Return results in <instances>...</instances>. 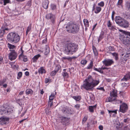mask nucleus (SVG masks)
<instances>
[{
  "label": "nucleus",
  "mask_w": 130,
  "mask_h": 130,
  "mask_svg": "<svg viewBox=\"0 0 130 130\" xmlns=\"http://www.w3.org/2000/svg\"><path fill=\"white\" fill-rule=\"evenodd\" d=\"M84 82V84L81 86V88L82 89H84L87 91L93 89V88L99 83V80L94 79L91 76H89Z\"/></svg>",
  "instance_id": "f257e3e1"
},
{
  "label": "nucleus",
  "mask_w": 130,
  "mask_h": 130,
  "mask_svg": "<svg viewBox=\"0 0 130 130\" xmlns=\"http://www.w3.org/2000/svg\"><path fill=\"white\" fill-rule=\"evenodd\" d=\"M79 24L72 22H69L66 27V31L68 32L73 34L77 33L79 30Z\"/></svg>",
  "instance_id": "f03ea898"
},
{
  "label": "nucleus",
  "mask_w": 130,
  "mask_h": 130,
  "mask_svg": "<svg viewBox=\"0 0 130 130\" xmlns=\"http://www.w3.org/2000/svg\"><path fill=\"white\" fill-rule=\"evenodd\" d=\"M78 46L77 45L74 43H69L65 47L64 52L67 54L71 55L77 50Z\"/></svg>",
  "instance_id": "7ed1b4c3"
},
{
  "label": "nucleus",
  "mask_w": 130,
  "mask_h": 130,
  "mask_svg": "<svg viewBox=\"0 0 130 130\" xmlns=\"http://www.w3.org/2000/svg\"><path fill=\"white\" fill-rule=\"evenodd\" d=\"M8 41L12 43H16L20 40V37L18 34L13 32L8 34L7 36Z\"/></svg>",
  "instance_id": "20e7f679"
},
{
  "label": "nucleus",
  "mask_w": 130,
  "mask_h": 130,
  "mask_svg": "<svg viewBox=\"0 0 130 130\" xmlns=\"http://www.w3.org/2000/svg\"><path fill=\"white\" fill-rule=\"evenodd\" d=\"M13 111V110L9 106L5 107L2 106L0 109V115H9Z\"/></svg>",
  "instance_id": "39448f33"
},
{
  "label": "nucleus",
  "mask_w": 130,
  "mask_h": 130,
  "mask_svg": "<svg viewBox=\"0 0 130 130\" xmlns=\"http://www.w3.org/2000/svg\"><path fill=\"white\" fill-rule=\"evenodd\" d=\"M110 96L106 100V102H111L114 101L116 100L117 96V94L114 90H113L112 91L110 92Z\"/></svg>",
  "instance_id": "423d86ee"
},
{
  "label": "nucleus",
  "mask_w": 130,
  "mask_h": 130,
  "mask_svg": "<svg viewBox=\"0 0 130 130\" xmlns=\"http://www.w3.org/2000/svg\"><path fill=\"white\" fill-rule=\"evenodd\" d=\"M10 52L9 54V59L11 61L16 59L18 56L17 53L14 50H10Z\"/></svg>",
  "instance_id": "0eeeda50"
},
{
  "label": "nucleus",
  "mask_w": 130,
  "mask_h": 130,
  "mask_svg": "<svg viewBox=\"0 0 130 130\" xmlns=\"http://www.w3.org/2000/svg\"><path fill=\"white\" fill-rule=\"evenodd\" d=\"M9 30V29L6 27V26L3 25L1 27L0 32V36L3 37L4 35L7 33Z\"/></svg>",
  "instance_id": "6e6552de"
},
{
  "label": "nucleus",
  "mask_w": 130,
  "mask_h": 130,
  "mask_svg": "<svg viewBox=\"0 0 130 130\" xmlns=\"http://www.w3.org/2000/svg\"><path fill=\"white\" fill-rule=\"evenodd\" d=\"M128 108L127 104L125 103H123L120 106L119 111L123 113H125L127 111Z\"/></svg>",
  "instance_id": "1a4fd4ad"
},
{
  "label": "nucleus",
  "mask_w": 130,
  "mask_h": 130,
  "mask_svg": "<svg viewBox=\"0 0 130 130\" xmlns=\"http://www.w3.org/2000/svg\"><path fill=\"white\" fill-rule=\"evenodd\" d=\"M102 62L106 66H110L114 63V61L112 59H105Z\"/></svg>",
  "instance_id": "9d476101"
},
{
  "label": "nucleus",
  "mask_w": 130,
  "mask_h": 130,
  "mask_svg": "<svg viewBox=\"0 0 130 130\" xmlns=\"http://www.w3.org/2000/svg\"><path fill=\"white\" fill-rule=\"evenodd\" d=\"M128 35H125L122 38L123 43L125 45L130 44V38L128 37Z\"/></svg>",
  "instance_id": "9b49d317"
},
{
  "label": "nucleus",
  "mask_w": 130,
  "mask_h": 130,
  "mask_svg": "<svg viewBox=\"0 0 130 130\" xmlns=\"http://www.w3.org/2000/svg\"><path fill=\"white\" fill-rule=\"evenodd\" d=\"M61 110L62 112L65 114H71L72 112L71 108L67 106L64 107Z\"/></svg>",
  "instance_id": "f8f14e48"
},
{
  "label": "nucleus",
  "mask_w": 130,
  "mask_h": 130,
  "mask_svg": "<svg viewBox=\"0 0 130 130\" xmlns=\"http://www.w3.org/2000/svg\"><path fill=\"white\" fill-rule=\"evenodd\" d=\"M46 18L47 19H50L53 23L54 22L55 20V16L51 13L47 14L45 16Z\"/></svg>",
  "instance_id": "ddd939ff"
},
{
  "label": "nucleus",
  "mask_w": 130,
  "mask_h": 130,
  "mask_svg": "<svg viewBox=\"0 0 130 130\" xmlns=\"http://www.w3.org/2000/svg\"><path fill=\"white\" fill-rule=\"evenodd\" d=\"M129 57V54H127L123 57H121L120 59V61L122 63H125L128 59V57Z\"/></svg>",
  "instance_id": "4468645a"
},
{
  "label": "nucleus",
  "mask_w": 130,
  "mask_h": 130,
  "mask_svg": "<svg viewBox=\"0 0 130 130\" xmlns=\"http://www.w3.org/2000/svg\"><path fill=\"white\" fill-rule=\"evenodd\" d=\"M9 118L7 117H1L0 118V123L1 124L3 125L6 123V122L8 121Z\"/></svg>",
  "instance_id": "2eb2a0df"
},
{
  "label": "nucleus",
  "mask_w": 130,
  "mask_h": 130,
  "mask_svg": "<svg viewBox=\"0 0 130 130\" xmlns=\"http://www.w3.org/2000/svg\"><path fill=\"white\" fill-rule=\"evenodd\" d=\"M120 26L124 28H127L129 26L128 23L127 21L123 19Z\"/></svg>",
  "instance_id": "dca6fc26"
},
{
  "label": "nucleus",
  "mask_w": 130,
  "mask_h": 130,
  "mask_svg": "<svg viewBox=\"0 0 130 130\" xmlns=\"http://www.w3.org/2000/svg\"><path fill=\"white\" fill-rule=\"evenodd\" d=\"M123 19L120 17L117 16L115 18V21L117 24L120 25Z\"/></svg>",
  "instance_id": "f3484780"
},
{
  "label": "nucleus",
  "mask_w": 130,
  "mask_h": 130,
  "mask_svg": "<svg viewBox=\"0 0 130 130\" xmlns=\"http://www.w3.org/2000/svg\"><path fill=\"white\" fill-rule=\"evenodd\" d=\"M130 79V72L128 73L125 75L123 78L121 79V81H127Z\"/></svg>",
  "instance_id": "a211bd4d"
},
{
  "label": "nucleus",
  "mask_w": 130,
  "mask_h": 130,
  "mask_svg": "<svg viewBox=\"0 0 130 130\" xmlns=\"http://www.w3.org/2000/svg\"><path fill=\"white\" fill-rule=\"evenodd\" d=\"M48 4L49 2L47 0H44L43 2V6L44 9H46L48 8Z\"/></svg>",
  "instance_id": "6ab92c4d"
},
{
  "label": "nucleus",
  "mask_w": 130,
  "mask_h": 130,
  "mask_svg": "<svg viewBox=\"0 0 130 130\" xmlns=\"http://www.w3.org/2000/svg\"><path fill=\"white\" fill-rule=\"evenodd\" d=\"M125 7L127 10L130 11V1H128L126 2Z\"/></svg>",
  "instance_id": "aec40b11"
},
{
  "label": "nucleus",
  "mask_w": 130,
  "mask_h": 130,
  "mask_svg": "<svg viewBox=\"0 0 130 130\" xmlns=\"http://www.w3.org/2000/svg\"><path fill=\"white\" fill-rule=\"evenodd\" d=\"M104 32L103 31H102L98 39V42H99L104 37Z\"/></svg>",
  "instance_id": "412c9836"
},
{
  "label": "nucleus",
  "mask_w": 130,
  "mask_h": 130,
  "mask_svg": "<svg viewBox=\"0 0 130 130\" xmlns=\"http://www.w3.org/2000/svg\"><path fill=\"white\" fill-rule=\"evenodd\" d=\"M40 57V55L39 54L35 56L32 58L33 62H36L37 60Z\"/></svg>",
  "instance_id": "4be33fe9"
},
{
  "label": "nucleus",
  "mask_w": 130,
  "mask_h": 130,
  "mask_svg": "<svg viewBox=\"0 0 130 130\" xmlns=\"http://www.w3.org/2000/svg\"><path fill=\"white\" fill-rule=\"evenodd\" d=\"M38 72L39 73L42 74L45 73L46 72V71L43 67H41L38 70Z\"/></svg>",
  "instance_id": "5701e85b"
},
{
  "label": "nucleus",
  "mask_w": 130,
  "mask_h": 130,
  "mask_svg": "<svg viewBox=\"0 0 130 130\" xmlns=\"http://www.w3.org/2000/svg\"><path fill=\"white\" fill-rule=\"evenodd\" d=\"M96 107V105H95L93 106H90L89 107V111L91 112H93L94 111V109Z\"/></svg>",
  "instance_id": "b1692460"
},
{
  "label": "nucleus",
  "mask_w": 130,
  "mask_h": 130,
  "mask_svg": "<svg viewBox=\"0 0 130 130\" xmlns=\"http://www.w3.org/2000/svg\"><path fill=\"white\" fill-rule=\"evenodd\" d=\"M93 65V62L92 61H91L89 64L88 65L86 69L89 70L92 68Z\"/></svg>",
  "instance_id": "393cba45"
},
{
  "label": "nucleus",
  "mask_w": 130,
  "mask_h": 130,
  "mask_svg": "<svg viewBox=\"0 0 130 130\" xmlns=\"http://www.w3.org/2000/svg\"><path fill=\"white\" fill-rule=\"evenodd\" d=\"M50 51L49 47L47 45H46V47L45 48V50L44 53L45 55H47L49 53Z\"/></svg>",
  "instance_id": "a878e982"
},
{
  "label": "nucleus",
  "mask_w": 130,
  "mask_h": 130,
  "mask_svg": "<svg viewBox=\"0 0 130 130\" xmlns=\"http://www.w3.org/2000/svg\"><path fill=\"white\" fill-rule=\"evenodd\" d=\"M107 49L108 51H115V49L113 46H110L107 47Z\"/></svg>",
  "instance_id": "bb28decb"
},
{
  "label": "nucleus",
  "mask_w": 130,
  "mask_h": 130,
  "mask_svg": "<svg viewBox=\"0 0 130 130\" xmlns=\"http://www.w3.org/2000/svg\"><path fill=\"white\" fill-rule=\"evenodd\" d=\"M119 31L121 32H122L125 34V35H128L130 37V32L126 31L122 29H119Z\"/></svg>",
  "instance_id": "cd10ccee"
},
{
  "label": "nucleus",
  "mask_w": 130,
  "mask_h": 130,
  "mask_svg": "<svg viewBox=\"0 0 130 130\" xmlns=\"http://www.w3.org/2000/svg\"><path fill=\"white\" fill-rule=\"evenodd\" d=\"M33 93V91L30 89H27L26 91V94L28 95V94H32Z\"/></svg>",
  "instance_id": "c85d7f7f"
},
{
  "label": "nucleus",
  "mask_w": 130,
  "mask_h": 130,
  "mask_svg": "<svg viewBox=\"0 0 130 130\" xmlns=\"http://www.w3.org/2000/svg\"><path fill=\"white\" fill-rule=\"evenodd\" d=\"M111 54L115 57V58L116 60L118 59V53H111Z\"/></svg>",
  "instance_id": "c756f323"
},
{
  "label": "nucleus",
  "mask_w": 130,
  "mask_h": 130,
  "mask_svg": "<svg viewBox=\"0 0 130 130\" xmlns=\"http://www.w3.org/2000/svg\"><path fill=\"white\" fill-rule=\"evenodd\" d=\"M72 98L76 100V101H79L81 99V97L79 96H73L72 97Z\"/></svg>",
  "instance_id": "7c9ffc66"
},
{
  "label": "nucleus",
  "mask_w": 130,
  "mask_h": 130,
  "mask_svg": "<svg viewBox=\"0 0 130 130\" xmlns=\"http://www.w3.org/2000/svg\"><path fill=\"white\" fill-rule=\"evenodd\" d=\"M31 28V24H30L27 27L26 31V35H27L28 32L30 30Z\"/></svg>",
  "instance_id": "2f4dec72"
},
{
  "label": "nucleus",
  "mask_w": 130,
  "mask_h": 130,
  "mask_svg": "<svg viewBox=\"0 0 130 130\" xmlns=\"http://www.w3.org/2000/svg\"><path fill=\"white\" fill-rule=\"evenodd\" d=\"M101 8L100 7H96V11H95L94 12L96 13H99L101 10Z\"/></svg>",
  "instance_id": "473e14b6"
},
{
  "label": "nucleus",
  "mask_w": 130,
  "mask_h": 130,
  "mask_svg": "<svg viewBox=\"0 0 130 130\" xmlns=\"http://www.w3.org/2000/svg\"><path fill=\"white\" fill-rule=\"evenodd\" d=\"M83 21L85 25L86 26H88L89 25V22L88 20L87 19H84Z\"/></svg>",
  "instance_id": "72a5a7b5"
},
{
  "label": "nucleus",
  "mask_w": 130,
  "mask_h": 130,
  "mask_svg": "<svg viewBox=\"0 0 130 130\" xmlns=\"http://www.w3.org/2000/svg\"><path fill=\"white\" fill-rule=\"evenodd\" d=\"M8 47L10 49L15 48L16 47L14 45H12L9 43H8Z\"/></svg>",
  "instance_id": "f704fd0d"
},
{
  "label": "nucleus",
  "mask_w": 130,
  "mask_h": 130,
  "mask_svg": "<svg viewBox=\"0 0 130 130\" xmlns=\"http://www.w3.org/2000/svg\"><path fill=\"white\" fill-rule=\"evenodd\" d=\"M62 75L64 78H67L69 77L68 74L66 72H64Z\"/></svg>",
  "instance_id": "c9c22d12"
},
{
  "label": "nucleus",
  "mask_w": 130,
  "mask_h": 130,
  "mask_svg": "<svg viewBox=\"0 0 130 130\" xmlns=\"http://www.w3.org/2000/svg\"><path fill=\"white\" fill-rule=\"evenodd\" d=\"M55 95L54 93H52L49 96V100L52 101L54 98Z\"/></svg>",
  "instance_id": "e433bc0d"
},
{
  "label": "nucleus",
  "mask_w": 130,
  "mask_h": 130,
  "mask_svg": "<svg viewBox=\"0 0 130 130\" xmlns=\"http://www.w3.org/2000/svg\"><path fill=\"white\" fill-rule=\"evenodd\" d=\"M93 49L95 55V56H97L98 55V53L97 51H96V48L95 47L94 48L93 47Z\"/></svg>",
  "instance_id": "4c0bfd02"
},
{
  "label": "nucleus",
  "mask_w": 130,
  "mask_h": 130,
  "mask_svg": "<svg viewBox=\"0 0 130 130\" xmlns=\"http://www.w3.org/2000/svg\"><path fill=\"white\" fill-rule=\"evenodd\" d=\"M45 83L46 84H47L48 83H50L51 82V80L49 78H46L45 79Z\"/></svg>",
  "instance_id": "58836bf2"
},
{
  "label": "nucleus",
  "mask_w": 130,
  "mask_h": 130,
  "mask_svg": "<svg viewBox=\"0 0 130 130\" xmlns=\"http://www.w3.org/2000/svg\"><path fill=\"white\" fill-rule=\"evenodd\" d=\"M22 76V72H20L18 73V76L17 78L18 79H20Z\"/></svg>",
  "instance_id": "ea45409f"
},
{
  "label": "nucleus",
  "mask_w": 130,
  "mask_h": 130,
  "mask_svg": "<svg viewBox=\"0 0 130 130\" xmlns=\"http://www.w3.org/2000/svg\"><path fill=\"white\" fill-rule=\"evenodd\" d=\"M87 62V61L86 60L84 59L81 60L80 63L84 65L86 64Z\"/></svg>",
  "instance_id": "a19ab883"
},
{
  "label": "nucleus",
  "mask_w": 130,
  "mask_h": 130,
  "mask_svg": "<svg viewBox=\"0 0 130 130\" xmlns=\"http://www.w3.org/2000/svg\"><path fill=\"white\" fill-rule=\"evenodd\" d=\"M21 57H23V61L24 62H26L27 61V57L22 55V56Z\"/></svg>",
  "instance_id": "79ce46f5"
},
{
  "label": "nucleus",
  "mask_w": 130,
  "mask_h": 130,
  "mask_svg": "<svg viewBox=\"0 0 130 130\" xmlns=\"http://www.w3.org/2000/svg\"><path fill=\"white\" fill-rule=\"evenodd\" d=\"M109 113H110V114H111L112 113H115L116 114L117 113V110H108Z\"/></svg>",
  "instance_id": "37998d69"
},
{
  "label": "nucleus",
  "mask_w": 130,
  "mask_h": 130,
  "mask_svg": "<svg viewBox=\"0 0 130 130\" xmlns=\"http://www.w3.org/2000/svg\"><path fill=\"white\" fill-rule=\"evenodd\" d=\"M98 5L99 6L103 7L104 5V3L102 1L100 3H99L98 4Z\"/></svg>",
  "instance_id": "c03bdc74"
},
{
  "label": "nucleus",
  "mask_w": 130,
  "mask_h": 130,
  "mask_svg": "<svg viewBox=\"0 0 130 130\" xmlns=\"http://www.w3.org/2000/svg\"><path fill=\"white\" fill-rule=\"evenodd\" d=\"M51 7L52 10H54L56 8V5H55L54 4H52L51 5Z\"/></svg>",
  "instance_id": "a18cd8bd"
},
{
  "label": "nucleus",
  "mask_w": 130,
  "mask_h": 130,
  "mask_svg": "<svg viewBox=\"0 0 130 130\" xmlns=\"http://www.w3.org/2000/svg\"><path fill=\"white\" fill-rule=\"evenodd\" d=\"M56 72L55 70L53 71L51 73V75L52 76H54L56 74Z\"/></svg>",
  "instance_id": "49530a36"
},
{
  "label": "nucleus",
  "mask_w": 130,
  "mask_h": 130,
  "mask_svg": "<svg viewBox=\"0 0 130 130\" xmlns=\"http://www.w3.org/2000/svg\"><path fill=\"white\" fill-rule=\"evenodd\" d=\"M9 0H4L3 2L4 3V5H5L7 3H9Z\"/></svg>",
  "instance_id": "de8ad7c7"
},
{
  "label": "nucleus",
  "mask_w": 130,
  "mask_h": 130,
  "mask_svg": "<svg viewBox=\"0 0 130 130\" xmlns=\"http://www.w3.org/2000/svg\"><path fill=\"white\" fill-rule=\"evenodd\" d=\"M107 25L108 27H111L112 24L110 20L108 21V23H107Z\"/></svg>",
  "instance_id": "09e8293b"
},
{
  "label": "nucleus",
  "mask_w": 130,
  "mask_h": 130,
  "mask_svg": "<svg viewBox=\"0 0 130 130\" xmlns=\"http://www.w3.org/2000/svg\"><path fill=\"white\" fill-rule=\"evenodd\" d=\"M122 0H119L117 5H120L122 3Z\"/></svg>",
  "instance_id": "8fccbe9b"
},
{
  "label": "nucleus",
  "mask_w": 130,
  "mask_h": 130,
  "mask_svg": "<svg viewBox=\"0 0 130 130\" xmlns=\"http://www.w3.org/2000/svg\"><path fill=\"white\" fill-rule=\"evenodd\" d=\"M96 89L99 90H100L103 91H105V90L104 89V88L103 87H101L99 88H96Z\"/></svg>",
  "instance_id": "3c124183"
},
{
  "label": "nucleus",
  "mask_w": 130,
  "mask_h": 130,
  "mask_svg": "<svg viewBox=\"0 0 130 130\" xmlns=\"http://www.w3.org/2000/svg\"><path fill=\"white\" fill-rule=\"evenodd\" d=\"M48 104L50 105V107H51L52 105V101L49 100L48 101Z\"/></svg>",
  "instance_id": "603ef678"
},
{
  "label": "nucleus",
  "mask_w": 130,
  "mask_h": 130,
  "mask_svg": "<svg viewBox=\"0 0 130 130\" xmlns=\"http://www.w3.org/2000/svg\"><path fill=\"white\" fill-rule=\"evenodd\" d=\"M62 58L64 60L67 59L68 60H70V59H72L70 57H63Z\"/></svg>",
  "instance_id": "864d4df0"
},
{
  "label": "nucleus",
  "mask_w": 130,
  "mask_h": 130,
  "mask_svg": "<svg viewBox=\"0 0 130 130\" xmlns=\"http://www.w3.org/2000/svg\"><path fill=\"white\" fill-rule=\"evenodd\" d=\"M87 118L86 117H84L83 120V122L85 123L87 120Z\"/></svg>",
  "instance_id": "5fc2aeb1"
},
{
  "label": "nucleus",
  "mask_w": 130,
  "mask_h": 130,
  "mask_svg": "<svg viewBox=\"0 0 130 130\" xmlns=\"http://www.w3.org/2000/svg\"><path fill=\"white\" fill-rule=\"evenodd\" d=\"M74 107L77 109H79V108L80 107V105L79 104H77L75 105Z\"/></svg>",
  "instance_id": "6e6d98bb"
},
{
  "label": "nucleus",
  "mask_w": 130,
  "mask_h": 130,
  "mask_svg": "<svg viewBox=\"0 0 130 130\" xmlns=\"http://www.w3.org/2000/svg\"><path fill=\"white\" fill-rule=\"evenodd\" d=\"M120 126V124H117L116 125V127L117 129H118L119 128V126Z\"/></svg>",
  "instance_id": "4d7b16f0"
},
{
  "label": "nucleus",
  "mask_w": 130,
  "mask_h": 130,
  "mask_svg": "<svg viewBox=\"0 0 130 130\" xmlns=\"http://www.w3.org/2000/svg\"><path fill=\"white\" fill-rule=\"evenodd\" d=\"M21 51L22 52V53L19 56V58H20L21 57H22V56L24 52L22 50H21Z\"/></svg>",
  "instance_id": "13d9d810"
},
{
  "label": "nucleus",
  "mask_w": 130,
  "mask_h": 130,
  "mask_svg": "<svg viewBox=\"0 0 130 130\" xmlns=\"http://www.w3.org/2000/svg\"><path fill=\"white\" fill-rule=\"evenodd\" d=\"M102 70L101 68H99V70L98 71V72H99L101 73H103V71H101V70Z\"/></svg>",
  "instance_id": "bf43d9fd"
},
{
  "label": "nucleus",
  "mask_w": 130,
  "mask_h": 130,
  "mask_svg": "<svg viewBox=\"0 0 130 130\" xmlns=\"http://www.w3.org/2000/svg\"><path fill=\"white\" fill-rule=\"evenodd\" d=\"M99 128L100 130H103V127L102 125H100L99 126Z\"/></svg>",
  "instance_id": "052dcab7"
},
{
  "label": "nucleus",
  "mask_w": 130,
  "mask_h": 130,
  "mask_svg": "<svg viewBox=\"0 0 130 130\" xmlns=\"http://www.w3.org/2000/svg\"><path fill=\"white\" fill-rule=\"evenodd\" d=\"M128 118L125 119H124L123 122L124 123H126L127 122H128Z\"/></svg>",
  "instance_id": "680f3d73"
},
{
  "label": "nucleus",
  "mask_w": 130,
  "mask_h": 130,
  "mask_svg": "<svg viewBox=\"0 0 130 130\" xmlns=\"http://www.w3.org/2000/svg\"><path fill=\"white\" fill-rule=\"evenodd\" d=\"M102 70H104V69H107L108 70L109 69V68L105 67H102L101 68Z\"/></svg>",
  "instance_id": "e2e57ef3"
},
{
  "label": "nucleus",
  "mask_w": 130,
  "mask_h": 130,
  "mask_svg": "<svg viewBox=\"0 0 130 130\" xmlns=\"http://www.w3.org/2000/svg\"><path fill=\"white\" fill-rule=\"evenodd\" d=\"M25 75L26 76H28L29 75V72L28 71H26L25 73Z\"/></svg>",
  "instance_id": "0e129e2a"
},
{
  "label": "nucleus",
  "mask_w": 130,
  "mask_h": 130,
  "mask_svg": "<svg viewBox=\"0 0 130 130\" xmlns=\"http://www.w3.org/2000/svg\"><path fill=\"white\" fill-rule=\"evenodd\" d=\"M61 68V66L59 65H57V72L59 70H60Z\"/></svg>",
  "instance_id": "69168bd1"
},
{
  "label": "nucleus",
  "mask_w": 130,
  "mask_h": 130,
  "mask_svg": "<svg viewBox=\"0 0 130 130\" xmlns=\"http://www.w3.org/2000/svg\"><path fill=\"white\" fill-rule=\"evenodd\" d=\"M47 42V39L46 38L45 39L43 40L42 43H45Z\"/></svg>",
  "instance_id": "338daca9"
},
{
  "label": "nucleus",
  "mask_w": 130,
  "mask_h": 130,
  "mask_svg": "<svg viewBox=\"0 0 130 130\" xmlns=\"http://www.w3.org/2000/svg\"><path fill=\"white\" fill-rule=\"evenodd\" d=\"M128 126H126L124 127V130H128Z\"/></svg>",
  "instance_id": "774afa93"
}]
</instances>
